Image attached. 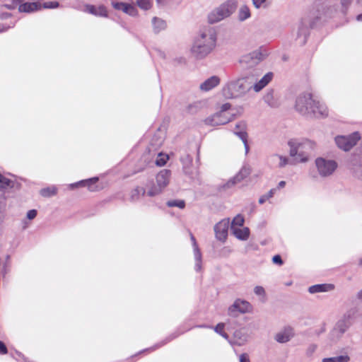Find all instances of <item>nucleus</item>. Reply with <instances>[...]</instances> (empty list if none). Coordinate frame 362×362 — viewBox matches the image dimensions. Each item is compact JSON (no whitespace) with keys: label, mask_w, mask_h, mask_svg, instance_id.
<instances>
[{"label":"nucleus","mask_w":362,"mask_h":362,"mask_svg":"<svg viewBox=\"0 0 362 362\" xmlns=\"http://www.w3.org/2000/svg\"><path fill=\"white\" fill-rule=\"evenodd\" d=\"M272 78L273 73L268 72L257 81V74H247L227 83L223 88V95L227 98H237L244 96L252 88L255 92H259L272 81Z\"/></svg>","instance_id":"obj_1"},{"label":"nucleus","mask_w":362,"mask_h":362,"mask_svg":"<svg viewBox=\"0 0 362 362\" xmlns=\"http://www.w3.org/2000/svg\"><path fill=\"white\" fill-rule=\"evenodd\" d=\"M295 109L300 115L310 118H321L328 115L327 106L314 98L313 94L308 91L297 96Z\"/></svg>","instance_id":"obj_2"},{"label":"nucleus","mask_w":362,"mask_h":362,"mask_svg":"<svg viewBox=\"0 0 362 362\" xmlns=\"http://www.w3.org/2000/svg\"><path fill=\"white\" fill-rule=\"evenodd\" d=\"M216 39V33L213 28L204 29L194 39L190 49L191 54L197 59L205 58L215 48Z\"/></svg>","instance_id":"obj_3"},{"label":"nucleus","mask_w":362,"mask_h":362,"mask_svg":"<svg viewBox=\"0 0 362 362\" xmlns=\"http://www.w3.org/2000/svg\"><path fill=\"white\" fill-rule=\"evenodd\" d=\"M289 155L293 158V163H305L308 160L310 152L314 149L315 144L308 139H292L288 141Z\"/></svg>","instance_id":"obj_4"},{"label":"nucleus","mask_w":362,"mask_h":362,"mask_svg":"<svg viewBox=\"0 0 362 362\" xmlns=\"http://www.w3.org/2000/svg\"><path fill=\"white\" fill-rule=\"evenodd\" d=\"M356 311L354 309H351L346 311L341 316L329 333V338L331 341H337L343 336V334L353 325L356 318Z\"/></svg>","instance_id":"obj_5"},{"label":"nucleus","mask_w":362,"mask_h":362,"mask_svg":"<svg viewBox=\"0 0 362 362\" xmlns=\"http://www.w3.org/2000/svg\"><path fill=\"white\" fill-rule=\"evenodd\" d=\"M238 2L235 0H228L214 9L208 15L209 23H216L229 17L236 9Z\"/></svg>","instance_id":"obj_6"},{"label":"nucleus","mask_w":362,"mask_h":362,"mask_svg":"<svg viewBox=\"0 0 362 362\" xmlns=\"http://www.w3.org/2000/svg\"><path fill=\"white\" fill-rule=\"evenodd\" d=\"M267 53L262 49L255 50L241 57L239 62L243 69H251L266 58Z\"/></svg>","instance_id":"obj_7"},{"label":"nucleus","mask_w":362,"mask_h":362,"mask_svg":"<svg viewBox=\"0 0 362 362\" xmlns=\"http://www.w3.org/2000/svg\"><path fill=\"white\" fill-rule=\"evenodd\" d=\"M315 165L319 174L322 177L331 175L337 168V163L334 160L323 158H317L315 160Z\"/></svg>","instance_id":"obj_8"},{"label":"nucleus","mask_w":362,"mask_h":362,"mask_svg":"<svg viewBox=\"0 0 362 362\" xmlns=\"http://www.w3.org/2000/svg\"><path fill=\"white\" fill-rule=\"evenodd\" d=\"M235 113L218 112L207 117L204 122L206 124L211 126L223 125L233 120Z\"/></svg>","instance_id":"obj_9"},{"label":"nucleus","mask_w":362,"mask_h":362,"mask_svg":"<svg viewBox=\"0 0 362 362\" xmlns=\"http://www.w3.org/2000/svg\"><path fill=\"white\" fill-rule=\"evenodd\" d=\"M360 138L359 134L354 132L348 136H338L335 137V142L339 148L348 151L356 144Z\"/></svg>","instance_id":"obj_10"},{"label":"nucleus","mask_w":362,"mask_h":362,"mask_svg":"<svg viewBox=\"0 0 362 362\" xmlns=\"http://www.w3.org/2000/svg\"><path fill=\"white\" fill-rule=\"evenodd\" d=\"M252 307L248 301L238 298L228 308V315L235 316L236 313H249L252 310Z\"/></svg>","instance_id":"obj_11"},{"label":"nucleus","mask_w":362,"mask_h":362,"mask_svg":"<svg viewBox=\"0 0 362 362\" xmlns=\"http://www.w3.org/2000/svg\"><path fill=\"white\" fill-rule=\"evenodd\" d=\"M180 161L182 164L183 172L185 175H188L191 179H196L198 175V171L193 169L192 158L189 154H185L180 158Z\"/></svg>","instance_id":"obj_12"},{"label":"nucleus","mask_w":362,"mask_h":362,"mask_svg":"<svg viewBox=\"0 0 362 362\" xmlns=\"http://www.w3.org/2000/svg\"><path fill=\"white\" fill-rule=\"evenodd\" d=\"M229 219H223L214 226L215 235L217 240L225 242L228 236Z\"/></svg>","instance_id":"obj_13"},{"label":"nucleus","mask_w":362,"mask_h":362,"mask_svg":"<svg viewBox=\"0 0 362 362\" xmlns=\"http://www.w3.org/2000/svg\"><path fill=\"white\" fill-rule=\"evenodd\" d=\"M348 168L354 177L362 179V158L356 156L351 157Z\"/></svg>","instance_id":"obj_14"},{"label":"nucleus","mask_w":362,"mask_h":362,"mask_svg":"<svg viewBox=\"0 0 362 362\" xmlns=\"http://www.w3.org/2000/svg\"><path fill=\"white\" fill-rule=\"evenodd\" d=\"M170 175V170L167 169L160 170L156 175V184L165 189L169 184Z\"/></svg>","instance_id":"obj_15"},{"label":"nucleus","mask_w":362,"mask_h":362,"mask_svg":"<svg viewBox=\"0 0 362 362\" xmlns=\"http://www.w3.org/2000/svg\"><path fill=\"white\" fill-rule=\"evenodd\" d=\"M236 127H240V130L234 131V134L243 141L245 148V153H247L249 151V146L247 144V134L245 132L246 124L244 122H240L236 124Z\"/></svg>","instance_id":"obj_16"},{"label":"nucleus","mask_w":362,"mask_h":362,"mask_svg":"<svg viewBox=\"0 0 362 362\" xmlns=\"http://www.w3.org/2000/svg\"><path fill=\"white\" fill-rule=\"evenodd\" d=\"M220 83V78L217 76H213L205 80L200 84V89L203 91H209Z\"/></svg>","instance_id":"obj_17"},{"label":"nucleus","mask_w":362,"mask_h":362,"mask_svg":"<svg viewBox=\"0 0 362 362\" xmlns=\"http://www.w3.org/2000/svg\"><path fill=\"white\" fill-rule=\"evenodd\" d=\"M308 35V22L303 20L300 22L297 31V39H301L300 42L304 44Z\"/></svg>","instance_id":"obj_18"},{"label":"nucleus","mask_w":362,"mask_h":362,"mask_svg":"<svg viewBox=\"0 0 362 362\" xmlns=\"http://www.w3.org/2000/svg\"><path fill=\"white\" fill-rule=\"evenodd\" d=\"M334 288L332 284H315L311 286L308 288V291L310 293H322L328 291H331Z\"/></svg>","instance_id":"obj_19"},{"label":"nucleus","mask_w":362,"mask_h":362,"mask_svg":"<svg viewBox=\"0 0 362 362\" xmlns=\"http://www.w3.org/2000/svg\"><path fill=\"white\" fill-rule=\"evenodd\" d=\"M231 230L234 235L239 240H245L249 238L250 230L248 228H240L231 226Z\"/></svg>","instance_id":"obj_20"},{"label":"nucleus","mask_w":362,"mask_h":362,"mask_svg":"<svg viewBox=\"0 0 362 362\" xmlns=\"http://www.w3.org/2000/svg\"><path fill=\"white\" fill-rule=\"evenodd\" d=\"M41 8V4L38 3H25L19 5L18 10L20 12L30 13L37 11Z\"/></svg>","instance_id":"obj_21"},{"label":"nucleus","mask_w":362,"mask_h":362,"mask_svg":"<svg viewBox=\"0 0 362 362\" xmlns=\"http://www.w3.org/2000/svg\"><path fill=\"white\" fill-rule=\"evenodd\" d=\"M153 31L155 33H159L160 31L165 30L167 28L166 22L159 18L153 17L152 19Z\"/></svg>","instance_id":"obj_22"},{"label":"nucleus","mask_w":362,"mask_h":362,"mask_svg":"<svg viewBox=\"0 0 362 362\" xmlns=\"http://www.w3.org/2000/svg\"><path fill=\"white\" fill-rule=\"evenodd\" d=\"M86 11L87 12H88L89 13L93 14L95 16H107L106 8L103 6L96 8L95 6H92V5H87L86 7Z\"/></svg>","instance_id":"obj_23"},{"label":"nucleus","mask_w":362,"mask_h":362,"mask_svg":"<svg viewBox=\"0 0 362 362\" xmlns=\"http://www.w3.org/2000/svg\"><path fill=\"white\" fill-rule=\"evenodd\" d=\"M145 195V188L142 187H136L131 192L130 199L132 202H136L141 197H144Z\"/></svg>","instance_id":"obj_24"},{"label":"nucleus","mask_w":362,"mask_h":362,"mask_svg":"<svg viewBox=\"0 0 362 362\" xmlns=\"http://www.w3.org/2000/svg\"><path fill=\"white\" fill-rule=\"evenodd\" d=\"M98 180V177H93V178H90V179H88V180L80 181V182H78L77 183H75V184H72L71 187H74V186H87L90 191H94L95 190V187H93V185H95L97 182Z\"/></svg>","instance_id":"obj_25"},{"label":"nucleus","mask_w":362,"mask_h":362,"mask_svg":"<svg viewBox=\"0 0 362 362\" xmlns=\"http://www.w3.org/2000/svg\"><path fill=\"white\" fill-rule=\"evenodd\" d=\"M250 10L246 5L242 6L238 11V20L244 21L250 17Z\"/></svg>","instance_id":"obj_26"},{"label":"nucleus","mask_w":362,"mask_h":362,"mask_svg":"<svg viewBox=\"0 0 362 362\" xmlns=\"http://www.w3.org/2000/svg\"><path fill=\"white\" fill-rule=\"evenodd\" d=\"M203 107V103L201 101H196L187 105L186 110L189 114L194 115L197 113Z\"/></svg>","instance_id":"obj_27"},{"label":"nucleus","mask_w":362,"mask_h":362,"mask_svg":"<svg viewBox=\"0 0 362 362\" xmlns=\"http://www.w3.org/2000/svg\"><path fill=\"white\" fill-rule=\"evenodd\" d=\"M291 337V332L290 331L285 330L282 332L276 334L275 339L279 343H285L288 341Z\"/></svg>","instance_id":"obj_28"},{"label":"nucleus","mask_w":362,"mask_h":362,"mask_svg":"<svg viewBox=\"0 0 362 362\" xmlns=\"http://www.w3.org/2000/svg\"><path fill=\"white\" fill-rule=\"evenodd\" d=\"M349 361L350 357L346 354L322 359V362H349Z\"/></svg>","instance_id":"obj_29"},{"label":"nucleus","mask_w":362,"mask_h":362,"mask_svg":"<svg viewBox=\"0 0 362 362\" xmlns=\"http://www.w3.org/2000/svg\"><path fill=\"white\" fill-rule=\"evenodd\" d=\"M251 173V170L248 166H243L238 173L235 176L236 180L239 182L247 177Z\"/></svg>","instance_id":"obj_30"},{"label":"nucleus","mask_w":362,"mask_h":362,"mask_svg":"<svg viewBox=\"0 0 362 362\" xmlns=\"http://www.w3.org/2000/svg\"><path fill=\"white\" fill-rule=\"evenodd\" d=\"M163 189H164L158 186L157 184H153L151 188L147 192H146V194H147L148 197H155L160 194Z\"/></svg>","instance_id":"obj_31"},{"label":"nucleus","mask_w":362,"mask_h":362,"mask_svg":"<svg viewBox=\"0 0 362 362\" xmlns=\"http://www.w3.org/2000/svg\"><path fill=\"white\" fill-rule=\"evenodd\" d=\"M57 194V188L55 187H46L40 190V194L44 197H49Z\"/></svg>","instance_id":"obj_32"},{"label":"nucleus","mask_w":362,"mask_h":362,"mask_svg":"<svg viewBox=\"0 0 362 362\" xmlns=\"http://www.w3.org/2000/svg\"><path fill=\"white\" fill-rule=\"evenodd\" d=\"M167 206L169 207H178L180 209H184L185 206V202L184 200L174 199L170 200L167 202Z\"/></svg>","instance_id":"obj_33"},{"label":"nucleus","mask_w":362,"mask_h":362,"mask_svg":"<svg viewBox=\"0 0 362 362\" xmlns=\"http://www.w3.org/2000/svg\"><path fill=\"white\" fill-rule=\"evenodd\" d=\"M252 4L255 8H267L269 6L268 0H252Z\"/></svg>","instance_id":"obj_34"},{"label":"nucleus","mask_w":362,"mask_h":362,"mask_svg":"<svg viewBox=\"0 0 362 362\" xmlns=\"http://www.w3.org/2000/svg\"><path fill=\"white\" fill-rule=\"evenodd\" d=\"M168 160V156L163 153H159L158 156L156 160V164L158 166H163L165 165L167 160Z\"/></svg>","instance_id":"obj_35"},{"label":"nucleus","mask_w":362,"mask_h":362,"mask_svg":"<svg viewBox=\"0 0 362 362\" xmlns=\"http://www.w3.org/2000/svg\"><path fill=\"white\" fill-rule=\"evenodd\" d=\"M244 223V218L238 214L237 215L232 221L231 226L233 227H240L242 226Z\"/></svg>","instance_id":"obj_36"},{"label":"nucleus","mask_w":362,"mask_h":362,"mask_svg":"<svg viewBox=\"0 0 362 362\" xmlns=\"http://www.w3.org/2000/svg\"><path fill=\"white\" fill-rule=\"evenodd\" d=\"M276 192V189H272L269 191V192L266 194L261 196L259 199V203L260 204H264L267 199L272 197Z\"/></svg>","instance_id":"obj_37"},{"label":"nucleus","mask_w":362,"mask_h":362,"mask_svg":"<svg viewBox=\"0 0 362 362\" xmlns=\"http://www.w3.org/2000/svg\"><path fill=\"white\" fill-rule=\"evenodd\" d=\"M190 238H191V240H192V245H193V250H194V255H196L197 256V258L199 259V257H200V250L198 247V245L197 243V241H196V239L194 237V235L192 234L190 235Z\"/></svg>","instance_id":"obj_38"},{"label":"nucleus","mask_w":362,"mask_h":362,"mask_svg":"<svg viewBox=\"0 0 362 362\" xmlns=\"http://www.w3.org/2000/svg\"><path fill=\"white\" fill-rule=\"evenodd\" d=\"M11 180L0 173V189H6L11 184Z\"/></svg>","instance_id":"obj_39"},{"label":"nucleus","mask_w":362,"mask_h":362,"mask_svg":"<svg viewBox=\"0 0 362 362\" xmlns=\"http://www.w3.org/2000/svg\"><path fill=\"white\" fill-rule=\"evenodd\" d=\"M274 156L278 157L280 160L279 164V168H284L287 164H291V163H293V160L291 162H289L288 158L283 156L275 155Z\"/></svg>","instance_id":"obj_40"},{"label":"nucleus","mask_w":362,"mask_h":362,"mask_svg":"<svg viewBox=\"0 0 362 362\" xmlns=\"http://www.w3.org/2000/svg\"><path fill=\"white\" fill-rule=\"evenodd\" d=\"M137 4L144 10H148L151 7V3L149 0H138Z\"/></svg>","instance_id":"obj_41"},{"label":"nucleus","mask_w":362,"mask_h":362,"mask_svg":"<svg viewBox=\"0 0 362 362\" xmlns=\"http://www.w3.org/2000/svg\"><path fill=\"white\" fill-rule=\"evenodd\" d=\"M238 182H239L236 180L235 177H233V178L230 179L226 184H224L222 187L223 189L230 188Z\"/></svg>","instance_id":"obj_42"},{"label":"nucleus","mask_w":362,"mask_h":362,"mask_svg":"<svg viewBox=\"0 0 362 362\" xmlns=\"http://www.w3.org/2000/svg\"><path fill=\"white\" fill-rule=\"evenodd\" d=\"M57 1H48L43 4V8H55L59 6Z\"/></svg>","instance_id":"obj_43"},{"label":"nucleus","mask_w":362,"mask_h":362,"mask_svg":"<svg viewBox=\"0 0 362 362\" xmlns=\"http://www.w3.org/2000/svg\"><path fill=\"white\" fill-rule=\"evenodd\" d=\"M254 293L257 296H265V291L262 286H257L254 288Z\"/></svg>","instance_id":"obj_44"},{"label":"nucleus","mask_w":362,"mask_h":362,"mask_svg":"<svg viewBox=\"0 0 362 362\" xmlns=\"http://www.w3.org/2000/svg\"><path fill=\"white\" fill-rule=\"evenodd\" d=\"M194 259H195V261H196V263H195V270L197 272H199L201 271V269H202V253L200 252V257L199 259L197 258V256L194 255Z\"/></svg>","instance_id":"obj_45"},{"label":"nucleus","mask_w":362,"mask_h":362,"mask_svg":"<svg viewBox=\"0 0 362 362\" xmlns=\"http://www.w3.org/2000/svg\"><path fill=\"white\" fill-rule=\"evenodd\" d=\"M230 107H231V105L228 103H226L221 105L219 111L222 112H230Z\"/></svg>","instance_id":"obj_46"},{"label":"nucleus","mask_w":362,"mask_h":362,"mask_svg":"<svg viewBox=\"0 0 362 362\" xmlns=\"http://www.w3.org/2000/svg\"><path fill=\"white\" fill-rule=\"evenodd\" d=\"M37 216V211L35 209H32L28 211L27 218L30 220L33 219Z\"/></svg>","instance_id":"obj_47"},{"label":"nucleus","mask_w":362,"mask_h":362,"mask_svg":"<svg viewBox=\"0 0 362 362\" xmlns=\"http://www.w3.org/2000/svg\"><path fill=\"white\" fill-rule=\"evenodd\" d=\"M272 261H273V262L274 264H279V265H281L283 264V261L281 259V257L279 255H276L274 256L273 258H272Z\"/></svg>","instance_id":"obj_48"},{"label":"nucleus","mask_w":362,"mask_h":362,"mask_svg":"<svg viewBox=\"0 0 362 362\" xmlns=\"http://www.w3.org/2000/svg\"><path fill=\"white\" fill-rule=\"evenodd\" d=\"M7 352H8V350H7L6 345L4 344V342L0 341V354H7Z\"/></svg>","instance_id":"obj_49"},{"label":"nucleus","mask_w":362,"mask_h":362,"mask_svg":"<svg viewBox=\"0 0 362 362\" xmlns=\"http://www.w3.org/2000/svg\"><path fill=\"white\" fill-rule=\"evenodd\" d=\"M224 328V324L221 322V323H218L215 327H214V331L218 333V334H220L221 331H223Z\"/></svg>","instance_id":"obj_50"},{"label":"nucleus","mask_w":362,"mask_h":362,"mask_svg":"<svg viewBox=\"0 0 362 362\" xmlns=\"http://www.w3.org/2000/svg\"><path fill=\"white\" fill-rule=\"evenodd\" d=\"M136 9L134 6H129V8L127 11V14L130 15V16H135L136 14Z\"/></svg>","instance_id":"obj_51"},{"label":"nucleus","mask_w":362,"mask_h":362,"mask_svg":"<svg viewBox=\"0 0 362 362\" xmlns=\"http://www.w3.org/2000/svg\"><path fill=\"white\" fill-rule=\"evenodd\" d=\"M240 362H250L248 356L246 354H243L240 356Z\"/></svg>","instance_id":"obj_52"},{"label":"nucleus","mask_w":362,"mask_h":362,"mask_svg":"<svg viewBox=\"0 0 362 362\" xmlns=\"http://www.w3.org/2000/svg\"><path fill=\"white\" fill-rule=\"evenodd\" d=\"M112 5L117 10H122L124 8V3H113Z\"/></svg>","instance_id":"obj_53"},{"label":"nucleus","mask_w":362,"mask_h":362,"mask_svg":"<svg viewBox=\"0 0 362 362\" xmlns=\"http://www.w3.org/2000/svg\"><path fill=\"white\" fill-rule=\"evenodd\" d=\"M175 62H176L177 64H185L186 62V60L184 57H178V58H176L175 59Z\"/></svg>","instance_id":"obj_54"},{"label":"nucleus","mask_w":362,"mask_h":362,"mask_svg":"<svg viewBox=\"0 0 362 362\" xmlns=\"http://www.w3.org/2000/svg\"><path fill=\"white\" fill-rule=\"evenodd\" d=\"M156 51H157V52H158V54L160 57H161L163 59H165L166 56H165V54L164 52H163V51H161V50H160L158 49H157Z\"/></svg>","instance_id":"obj_55"},{"label":"nucleus","mask_w":362,"mask_h":362,"mask_svg":"<svg viewBox=\"0 0 362 362\" xmlns=\"http://www.w3.org/2000/svg\"><path fill=\"white\" fill-rule=\"evenodd\" d=\"M351 2V0H341V4L343 6H347Z\"/></svg>","instance_id":"obj_56"},{"label":"nucleus","mask_w":362,"mask_h":362,"mask_svg":"<svg viewBox=\"0 0 362 362\" xmlns=\"http://www.w3.org/2000/svg\"><path fill=\"white\" fill-rule=\"evenodd\" d=\"M129 6L130 5L124 3V8L122 9V11H123L125 13H127Z\"/></svg>","instance_id":"obj_57"},{"label":"nucleus","mask_w":362,"mask_h":362,"mask_svg":"<svg viewBox=\"0 0 362 362\" xmlns=\"http://www.w3.org/2000/svg\"><path fill=\"white\" fill-rule=\"evenodd\" d=\"M285 185H286V182L285 181H281L278 184V188L279 189L283 188V187H284Z\"/></svg>","instance_id":"obj_58"},{"label":"nucleus","mask_w":362,"mask_h":362,"mask_svg":"<svg viewBox=\"0 0 362 362\" xmlns=\"http://www.w3.org/2000/svg\"><path fill=\"white\" fill-rule=\"evenodd\" d=\"M219 334L221 336H222L223 338L226 339H228V335L226 332H224L223 331H221Z\"/></svg>","instance_id":"obj_59"},{"label":"nucleus","mask_w":362,"mask_h":362,"mask_svg":"<svg viewBox=\"0 0 362 362\" xmlns=\"http://www.w3.org/2000/svg\"><path fill=\"white\" fill-rule=\"evenodd\" d=\"M358 298L362 300V289L357 294Z\"/></svg>","instance_id":"obj_60"},{"label":"nucleus","mask_w":362,"mask_h":362,"mask_svg":"<svg viewBox=\"0 0 362 362\" xmlns=\"http://www.w3.org/2000/svg\"><path fill=\"white\" fill-rule=\"evenodd\" d=\"M356 19L359 21H362V13L357 16Z\"/></svg>","instance_id":"obj_61"},{"label":"nucleus","mask_w":362,"mask_h":362,"mask_svg":"<svg viewBox=\"0 0 362 362\" xmlns=\"http://www.w3.org/2000/svg\"><path fill=\"white\" fill-rule=\"evenodd\" d=\"M198 327H204V328H211L210 326H207V325H199L197 326Z\"/></svg>","instance_id":"obj_62"},{"label":"nucleus","mask_w":362,"mask_h":362,"mask_svg":"<svg viewBox=\"0 0 362 362\" xmlns=\"http://www.w3.org/2000/svg\"><path fill=\"white\" fill-rule=\"evenodd\" d=\"M269 95H267L265 97V101H266L267 103H269Z\"/></svg>","instance_id":"obj_63"},{"label":"nucleus","mask_w":362,"mask_h":362,"mask_svg":"<svg viewBox=\"0 0 362 362\" xmlns=\"http://www.w3.org/2000/svg\"><path fill=\"white\" fill-rule=\"evenodd\" d=\"M359 264H360L361 265H362V258L360 259V261H359Z\"/></svg>","instance_id":"obj_64"}]
</instances>
